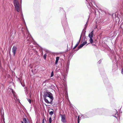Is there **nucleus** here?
<instances>
[{"instance_id":"nucleus-1","label":"nucleus","mask_w":123,"mask_h":123,"mask_svg":"<svg viewBox=\"0 0 123 123\" xmlns=\"http://www.w3.org/2000/svg\"><path fill=\"white\" fill-rule=\"evenodd\" d=\"M73 55L70 54L69 55L67 63H65V65L64 64V66H63V71L62 72V78L63 81V86H62V90H63V94L65 96L66 99L70 102L68 99V93L67 92L68 88L67 85V75L68 74L69 66V65L70 61L72 58Z\"/></svg>"},{"instance_id":"nucleus-2","label":"nucleus","mask_w":123,"mask_h":123,"mask_svg":"<svg viewBox=\"0 0 123 123\" xmlns=\"http://www.w3.org/2000/svg\"><path fill=\"white\" fill-rule=\"evenodd\" d=\"M14 4L15 7V9L18 12H20L22 17H23L21 9V6L20 5L18 0H14Z\"/></svg>"},{"instance_id":"nucleus-3","label":"nucleus","mask_w":123,"mask_h":123,"mask_svg":"<svg viewBox=\"0 0 123 123\" xmlns=\"http://www.w3.org/2000/svg\"><path fill=\"white\" fill-rule=\"evenodd\" d=\"M86 4L88 8L90 9L92 6H93V4L95 5V3L93 0H86Z\"/></svg>"},{"instance_id":"nucleus-4","label":"nucleus","mask_w":123,"mask_h":123,"mask_svg":"<svg viewBox=\"0 0 123 123\" xmlns=\"http://www.w3.org/2000/svg\"><path fill=\"white\" fill-rule=\"evenodd\" d=\"M44 98V100L45 102L48 104L51 103L53 99V98L50 97L49 98L47 97Z\"/></svg>"},{"instance_id":"nucleus-5","label":"nucleus","mask_w":123,"mask_h":123,"mask_svg":"<svg viewBox=\"0 0 123 123\" xmlns=\"http://www.w3.org/2000/svg\"><path fill=\"white\" fill-rule=\"evenodd\" d=\"M47 97L48 98H53L52 94L49 92H46L45 93L44 95V97Z\"/></svg>"},{"instance_id":"nucleus-6","label":"nucleus","mask_w":123,"mask_h":123,"mask_svg":"<svg viewBox=\"0 0 123 123\" xmlns=\"http://www.w3.org/2000/svg\"><path fill=\"white\" fill-rule=\"evenodd\" d=\"M62 122L63 123H68L65 114H62Z\"/></svg>"},{"instance_id":"nucleus-7","label":"nucleus","mask_w":123,"mask_h":123,"mask_svg":"<svg viewBox=\"0 0 123 123\" xmlns=\"http://www.w3.org/2000/svg\"><path fill=\"white\" fill-rule=\"evenodd\" d=\"M89 113L88 112L86 113L85 114L82 115L81 116V117L83 119L88 118L89 116L88 115Z\"/></svg>"},{"instance_id":"nucleus-8","label":"nucleus","mask_w":123,"mask_h":123,"mask_svg":"<svg viewBox=\"0 0 123 123\" xmlns=\"http://www.w3.org/2000/svg\"><path fill=\"white\" fill-rule=\"evenodd\" d=\"M17 49V48L13 46L12 49V52L13 53V55H15Z\"/></svg>"},{"instance_id":"nucleus-9","label":"nucleus","mask_w":123,"mask_h":123,"mask_svg":"<svg viewBox=\"0 0 123 123\" xmlns=\"http://www.w3.org/2000/svg\"><path fill=\"white\" fill-rule=\"evenodd\" d=\"M73 43H72V46H71V47L70 48H69V49H68V45H67V50H65L64 52H62V53H66V52H67L68 51V50H69L71 49V48L72 47V46H73ZM63 55V56H64V57H65V54H63V55H62H62Z\"/></svg>"},{"instance_id":"nucleus-10","label":"nucleus","mask_w":123,"mask_h":123,"mask_svg":"<svg viewBox=\"0 0 123 123\" xmlns=\"http://www.w3.org/2000/svg\"><path fill=\"white\" fill-rule=\"evenodd\" d=\"M93 31H92L89 34L88 37L89 38H92L93 37Z\"/></svg>"},{"instance_id":"nucleus-11","label":"nucleus","mask_w":123,"mask_h":123,"mask_svg":"<svg viewBox=\"0 0 123 123\" xmlns=\"http://www.w3.org/2000/svg\"><path fill=\"white\" fill-rule=\"evenodd\" d=\"M26 35L27 36H28V37H29V38L28 39V37H26V36L25 37L26 38V39H27V41H30V39H29L30 38H31V37H30V34H29L28 33H27Z\"/></svg>"},{"instance_id":"nucleus-12","label":"nucleus","mask_w":123,"mask_h":123,"mask_svg":"<svg viewBox=\"0 0 123 123\" xmlns=\"http://www.w3.org/2000/svg\"><path fill=\"white\" fill-rule=\"evenodd\" d=\"M86 31H82V32L81 33V34L80 36V39L81 38V37L82 36H83L84 37H85V33H86Z\"/></svg>"},{"instance_id":"nucleus-13","label":"nucleus","mask_w":123,"mask_h":123,"mask_svg":"<svg viewBox=\"0 0 123 123\" xmlns=\"http://www.w3.org/2000/svg\"><path fill=\"white\" fill-rule=\"evenodd\" d=\"M23 121L21 122L22 123H28L26 119L25 118H23Z\"/></svg>"},{"instance_id":"nucleus-14","label":"nucleus","mask_w":123,"mask_h":123,"mask_svg":"<svg viewBox=\"0 0 123 123\" xmlns=\"http://www.w3.org/2000/svg\"><path fill=\"white\" fill-rule=\"evenodd\" d=\"M90 39L89 40L90 43L92 44L94 43V41L92 38H90Z\"/></svg>"},{"instance_id":"nucleus-15","label":"nucleus","mask_w":123,"mask_h":123,"mask_svg":"<svg viewBox=\"0 0 123 123\" xmlns=\"http://www.w3.org/2000/svg\"><path fill=\"white\" fill-rule=\"evenodd\" d=\"M105 109L103 108H101V109H96V111H99L100 112H101L103 110H104Z\"/></svg>"},{"instance_id":"nucleus-16","label":"nucleus","mask_w":123,"mask_h":123,"mask_svg":"<svg viewBox=\"0 0 123 123\" xmlns=\"http://www.w3.org/2000/svg\"><path fill=\"white\" fill-rule=\"evenodd\" d=\"M62 12L63 13L65 17V18L66 19L67 18L65 11L64 10H62Z\"/></svg>"},{"instance_id":"nucleus-17","label":"nucleus","mask_w":123,"mask_h":123,"mask_svg":"<svg viewBox=\"0 0 123 123\" xmlns=\"http://www.w3.org/2000/svg\"><path fill=\"white\" fill-rule=\"evenodd\" d=\"M84 46L82 44H81L78 47V49L77 50V51L79 49L81 48Z\"/></svg>"},{"instance_id":"nucleus-18","label":"nucleus","mask_w":123,"mask_h":123,"mask_svg":"<svg viewBox=\"0 0 123 123\" xmlns=\"http://www.w3.org/2000/svg\"><path fill=\"white\" fill-rule=\"evenodd\" d=\"M87 24V23H86V24H85V27L84 28V29H83L82 31H86V29L87 27V26H86Z\"/></svg>"},{"instance_id":"nucleus-19","label":"nucleus","mask_w":123,"mask_h":123,"mask_svg":"<svg viewBox=\"0 0 123 123\" xmlns=\"http://www.w3.org/2000/svg\"><path fill=\"white\" fill-rule=\"evenodd\" d=\"M112 70H114H114H117V67L116 66H113V67H112Z\"/></svg>"},{"instance_id":"nucleus-20","label":"nucleus","mask_w":123,"mask_h":123,"mask_svg":"<svg viewBox=\"0 0 123 123\" xmlns=\"http://www.w3.org/2000/svg\"><path fill=\"white\" fill-rule=\"evenodd\" d=\"M53 114V110H51V111H50L49 112V114L51 115H52Z\"/></svg>"},{"instance_id":"nucleus-21","label":"nucleus","mask_w":123,"mask_h":123,"mask_svg":"<svg viewBox=\"0 0 123 123\" xmlns=\"http://www.w3.org/2000/svg\"><path fill=\"white\" fill-rule=\"evenodd\" d=\"M59 59V57H57L56 58V61L55 62V64H57L58 60Z\"/></svg>"},{"instance_id":"nucleus-22","label":"nucleus","mask_w":123,"mask_h":123,"mask_svg":"<svg viewBox=\"0 0 123 123\" xmlns=\"http://www.w3.org/2000/svg\"><path fill=\"white\" fill-rule=\"evenodd\" d=\"M113 116L116 118H117L118 117V113H116L115 114V115L114 116Z\"/></svg>"},{"instance_id":"nucleus-23","label":"nucleus","mask_w":123,"mask_h":123,"mask_svg":"<svg viewBox=\"0 0 123 123\" xmlns=\"http://www.w3.org/2000/svg\"><path fill=\"white\" fill-rule=\"evenodd\" d=\"M49 123H51L52 121V118L51 117H50L49 118Z\"/></svg>"},{"instance_id":"nucleus-24","label":"nucleus","mask_w":123,"mask_h":123,"mask_svg":"<svg viewBox=\"0 0 123 123\" xmlns=\"http://www.w3.org/2000/svg\"><path fill=\"white\" fill-rule=\"evenodd\" d=\"M46 56L47 55L46 54H45L43 56V58L45 60L46 59Z\"/></svg>"},{"instance_id":"nucleus-25","label":"nucleus","mask_w":123,"mask_h":123,"mask_svg":"<svg viewBox=\"0 0 123 123\" xmlns=\"http://www.w3.org/2000/svg\"><path fill=\"white\" fill-rule=\"evenodd\" d=\"M12 90V92L13 94V95L14 96V97L15 96V92L13 91L12 90Z\"/></svg>"},{"instance_id":"nucleus-26","label":"nucleus","mask_w":123,"mask_h":123,"mask_svg":"<svg viewBox=\"0 0 123 123\" xmlns=\"http://www.w3.org/2000/svg\"><path fill=\"white\" fill-rule=\"evenodd\" d=\"M87 43L86 41H85L83 43H82V44L84 46V45L86 44Z\"/></svg>"},{"instance_id":"nucleus-27","label":"nucleus","mask_w":123,"mask_h":123,"mask_svg":"<svg viewBox=\"0 0 123 123\" xmlns=\"http://www.w3.org/2000/svg\"><path fill=\"white\" fill-rule=\"evenodd\" d=\"M54 75V74H53V71H52L51 74V77H52Z\"/></svg>"},{"instance_id":"nucleus-28","label":"nucleus","mask_w":123,"mask_h":123,"mask_svg":"<svg viewBox=\"0 0 123 123\" xmlns=\"http://www.w3.org/2000/svg\"><path fill=\"white\" fill-rule=\"evenodd\" d=\"M79 116H78V123H79L80 122V120H79Z\"/></svg>"},{"instance_id":"nucleus-29","label":"nucleus","mask_w":123,"mask_h":123,"mask_svg":"<svg viewBox=\"0 0 123 123\" xmlns=\"http://www.w3.org/2000/svg\"><path fill=\"white\" fill-rule=\"evenodd\" d=\"M27 100H28V102H29V103H30V104L31 102V101L30 99H27Z\"/></svg>"},{"instance_id":"nucleus-30","label":"nucleus","mask_w":123,"mask_h":123,"mask_svg":"<svg viewBox=\"0 0 123 123\" xmlns=\"http://www.w3.org/2000/svg\"><path fill=\"white\" fill-rule=\"evenodd\" d=\"M78 45L77 44H76L75 46L73 48V49H74Z\"/></svg>"},{"instance_id":"nucleus-31","label":"nucleus","mask_w":123,"mask_h":123,"mask_svg":"<svg viewBox=\"0 0 123 123\" xmlns=\"http://www.w3.org/2000/svg\"><path fill=\"white\" fill-rule=\"evenodd\" d=\"M80 39L79 41L77 43V44H77L78 45V44H79V43H80Z\"/></svg>"},{"instance_id":"nucleus-32","label":"nucleus","mask_w":123,"mask_h":123,"mask_svg":"<svg viewBox=\"0 0 123 123\" xmlns=\"http://www.w3.org/2000/svg\"><path fill=\"white\" fill-rule=\"evenodd\" d=\"M121 73L123 74V68H122L121 70Z\"/></svg>"},{"instance_id":"nucleus-33","label":"nucleus","mask_w":123,"mask_h":123,"mask_svg":"<svg viewBox=\"0 0 123 123\" xmlns=\"http://www.w3.org/2000/svg\"><path fill=\"white\" fill-rule=\"evenodd\" d=\"M101 60H100L98 62V63L99 64H100L101 63Z\"/></svg>"},{"instance_id":"nucleus-34","label":"nucleus","mask_w":123,"mask_h":123,"mask_svg":"<svg viewBox=\"0 0 123 123\" xmlns=\"http://www.w3.org/2000/svg\"><path fill=\"white\" fill-rule=\"evenodd\" d=\"M21 84L22 85V86H23V87H24L25 86V85H23L22 83H21Z\"/></svg>"},{"instance_id":"nucleus-35","label":"nucleus","mask_w":123,"mask_h":123,"mask_svg":"<svg viewBox=\"0 0 123 123\" xmlns=\"http://www.w3.org/2000/svg\"><path fill=\"white\" fill-rule=\"evenodd\" d=\"M42 123H44V119H43V122Z\"/></svg>"},{"instance_id":"nucleus-36","label":"nucleus","mask_w":123,"mask_h":123,"mask_svg":"<svg viewBox=\"0 0 123 123\" xmlns=\"http://www.w3.org/2000/svg\"><path fill=\"white\" fill-rule=\"evenodd\" d=\"M106 80H108V79H107L106 78Z\"/></svg>"},{"instance_id":"nucleus-37","label":"nucleus","mask_w":123,"mask_h":123,"mask_svg":"<svg viewBox=\"0 0 123 123\" xmlns=\"http://www.w3.org/2000/svg\"><path fill=\"white\" fill-rule=\"evenodd\" d=\"M63 60H63L62 59V61Z\"/></svg>"},{"instance_id":"nucleus-38","label":"nucleus","mask_w":123,"mask_h":123,"mask_svg":"<svg viewBox=\"0 0 123 123\" xmlns=\"http://www.w3.org/2000/svg\"><path fill=\"white\" fill-rule=\"evenodd\" d=\"M92 45H94V44H92Z\"/></svg>"},{"instance_id":"nucleus-39","label":"nucleus","mask_w":123,"mask_h":123,"mask_svg":"<svg viewBox=\"0 0 123 123\" xmlns=\"http://www.w3.org/2000/svg\"><path fill=\"white\" fill-rule=\"evenodd\" d=\"M17 16H18V13H17Z\"/></svg>"},{"instance_id":"nucleus-40","label":"nucleus","mask_w":123,"mask_h":123,"mask_svg":"<svg viewBox=\"0 0 123 123\" xmlns=\"http://www.w3.org/2000/svg\"><path fill=\"white\" fill-rule=\"evenodd\" d=\"M115 59H116V58L115 57Z\"/></svg>"},{"instance_id":"nucleus-41","label":"nucleus","mask_w":123,"mask_h":123,"mask_svg":"<svg viewBox=\"0 0 123 123\" xmlns=\"http://www.w3.org/2000/svg\"><path fill=\"white\" fill-rule=\"evenodd\" d=\"M64 31H65V30H64Z\"/></svg>"}]
</instances>
